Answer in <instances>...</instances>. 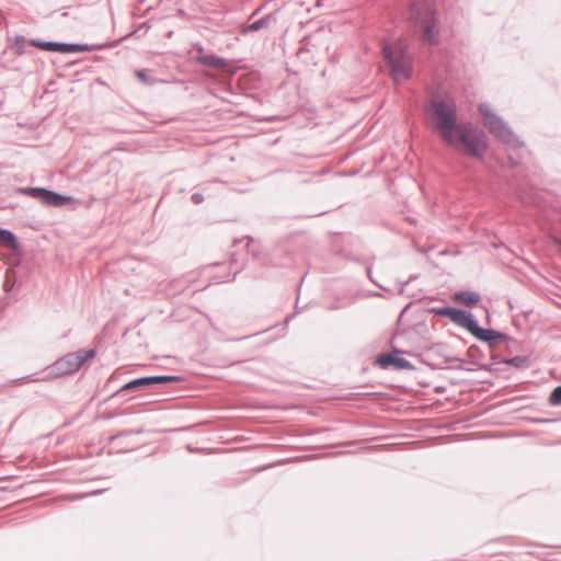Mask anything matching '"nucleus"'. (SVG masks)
<instances>
[{
  "instance_id": "nucleus-1",
  "label": "nucleus",
  "mask_w": 561,
  "mask_h": 561,
  "mask_svg": "<svg viewBox=\"0 0 561 561\" xmlns=\"http://www.w3.org/2000/svg\"><path fill=\"white\" fill-rule=\"evenodd\" d=\"M431 106L436 129L460 157L484 163L491 148L490 134L505 148L503 168L516 170L522 165L525 140L488 103L478 105L488 131L468 118L459 119L458 105L451 96L434 100Z\"/></svg>"
},
{
  "instance_id": "nucleus-2",
  "label": "nucleus",
  "mask_w": 561,
  "mask_h": 561,
  "mask_svg": "<svg viewBox=\"0 0 561 561\" xmlns=\"http://www.w3.org/2000/svg\"><path fill=\"white\" fill-rule=\"evenodd\" d=\"M95 348H79L75 352H69L55 360L51 365L46 367V375L43 378H34L33 375H27L15 379L16 382L25 381H39L57 378L66 375H72L83 367H89L92 359L96 356Z\"/></svg>"
},
{
  "instance_id": "nucleus-3",
  "label": "nucleus",
  "mask_w": 561,
  "mask_h": 561,
  "mask_svg": "<svg viewBox=\"0 0 561 561\" xmlns=\"http://www.w3.org/2000/svg\"><path fill=\"white\" fill-rule=\"evenodd\" d=\"M409 19L420 28L421 41L426 45H438L440 42V27L437 10L432 0L413 2Z\"/></svg>"
},
{
  "instance_id": "nucleus-4",
  "label": "nucleus",
  "mask_w": 561,
  "mask_h": 561,
  "mask_svg": "<svg viewBox=\"0 0 561 561\" xmlns=\"http://www.w3.org/2000/svg\"><path fill=\"white\" fill-rule=\"evenodd\" d=\"M16 192L50 207H67L75 210L80 204V201L72 195L62 194L44 186H21L18 187Z\"/></svg>"
},
{
  "instance_id": "nucleus-5",
  "label": "nucleus",
  "mask_w": 561,
  "mask_h": 561,
  "mask_svg": "<svg viewBox=\"0 0 561 561\" xmlns=\"http://www.w3.org/2000/svg\"><path fill=\"white\" fill-rule=\"evenodd\" d=\"M383 58L391 70H410L413 67L412 56L400 37H389L382 44Z\"/></svg>"
},
{
  "instance_id": "nucleus-6",
  "label": "nucleus",
  "mask_w": 561,
  "mask_h": 561,
  "mask_svg": "<svg viewBox=\"0 0 561 561\" xmlns=\"http://www.w3.org/2000/svg\"><path fill=\"white\" fill-rule=\"evenodd\" d=\"M403 354L411 355L412 353L392 345L390 352L382 353L373 359V366L382 370L390 368L397 371L415 370V366L404 358Z\"/></svg>"
},
{
  "instance_id": "nucleus-7",
  "label": "nucleus",
  "mask_w": 561,
  "mask_h": 561,
  "mask_svg": "<svg viewBox=\"0 0 561 561\" xmlns=\"http://www.w3.org/2000/svg\"><path fill=\"white\" fill-rule=\"evenodd\" d=\"M148 390H154L152 375L136 377L124 382L117 390L108 396L105 402H108L115 398H124L129 400L135 398L134 393Z\"/></svg>"
},
{
  "instance_id": "nucleus-8",
  "label": "nucleus",
  "mask_w": 561,
  "mask_h": 561,
  "mask_svg": "<svg viewBox=\"0 0 561 561\" xmlns=\"http://www.w3.org/2000/svg\"><path fill=\"white\" fill-rule=\"evenodd\" d=\"M449 320L454 324L467 330L471 335L479 325V320L472 311L455 306L451 308Z\"/></svg>"
},
{
  "instance_id": "nucleus-9",
  "label": "nucleus",
  "mask_w": 561,
  "mask_h": 561,
  "mask_svg": "<svg viewBox=\"0 0 561 561\" xmlns=\"http://www.w3.org/2000/svg\"><path fill=\"white\" fill-rule=\"evenodd\" d=\"M32 45L35 47H38L43 50L47 51H57L61 54H75V53H81L90 50L91 47L88 45H81V44H66V43H58V42H43V41H32Z\"/></svg>"
},
{
  "instance_id": "nucleus-10",
  "label": "nucleus",
  "mask_w": 561,
  "mask_h": 561,
  "mask_svg": "<svg viewBox=\"0 0 561 561\" xmlns=\"http://www.w3.org/2000/svg\"><path fill=\"white\" fill-rule=\"evenodd\" d=\"M472 336L488 344L490 348H493L496 343H503L504 339H506V333L493 328L485 329L479 324Z\"/></svg>"
},
{
  "instance_id": "nucleus-11",
  "label": "nucleus",
  "mask_w": 561,
  "mask_h": 561,
  "mask_svg": "<svg viewBox=\"0 0 561 561\" xmlns=\"http://www.w3.org/2000/svg\"><path fill=\"white\" fill-rule=\"evenodd\" d=\"M454 298L462 301L468 307L478 306L481 301L480 293L472 289H459L454 293Z\"/></svg>"
},
{
  "instance_id": "nucleus-12",
  "label": "nucleus",
  "mask_w": 561,
  "mask_h": 561,
  "mask_svg": "<svg viewBox=\"0 0 561 561\" xmlns=\"http://www.w3.org/2000/svg\"><path fill=\"white\" fill-rule=\"evenodd\" d=\"M154 389L168 388L174 383L183 381L185 378L181 375H152Z\"/></svg>"
},
{
  "instance_id": "nucleus-13",
  "label": "nucleus",
  "mask_w": 561,
  "mask_h": 561,
  "mask_svg": "<svg viewBox=\"0 0 561 561\" xmlns=\"http://www.w3.org/2000/svg\"><path fill=\"white\" fill-rule=\"evenodd\" d=\"M0 245L18 249L19 238L12 230L0 227Z\"/></svg>"
},
{
  "instance_id": "nucleus-14",
  "label": "nucleus",
  "mask_w": 561,
  "mask_h": 561,
  "mask_svg": "<svg viewBox=\"0 0 561 561\" xmlns=\"http://www.w3.org/2000/svg\"><path fill=\"white\" fill-rule=\"evenodd\" d=\"M533 362L529 355L524 356H513L508 357L504 360V365H507L510 367H514L516 369H526L531 366Z\"/></svg>"
},
{
  "instance_id": "nucleus-15",
  "label": "nucleus",
  "mask_w": 561,
  "mask_h": 561,
  "mask_svg": "<svg viewBox=\"0 0 561 561\" xmlns=\"http://www.w3.org/2000/svg\"><path fill=\"white\" fill-rule=\"evenodd\" d=\"M502 344H503V352L508 353V354L523 351L522 343L508 334H506V339H504Z\"/></svg>"
},
{
  "instance_id": "nucleus-16",
  "label": "nucleus",
  "mask_w": 561,
  "mask_h": 561,
  "mask_svg": "<svg viewBox=\"0 0 561 561\" xmlns=\"http://www.w3.org/2000/svg\"><path fill=\"white\" fill-rule=\"evenodd\" d=\"M136 78L146 85H152L154 83H170L169 79L153 78L151 72H134Z\"/></svg>"
},
{
  "instance_id": "nucleus-17",
  "label": "nucleus",
  "mask_w": 561,
  "mask_h": 561,
  "mask_svg": "<svg viewBox=\"0 0 561 561\" xmlns=\"http://www.w3.org/2000/svg\"><path fill=\"white\" fill-rule=\"evenodd\" d=\"M443 301H444L443 306H437V307L425 306L424 312L446 317L449 319L453 306L448 305L445 300H443Z\"/></svg>"
},
{
  "instance_id": "nucleus-18",
  "label": "nucleus",
  "mask_w": 561,
  "mask_h": 561,
  "mask_svg": "<svg viewBox=\"0 0 561 561\" xmlns=\"http://www.w3.org/2000/svg\"><path fill=\"white\" fill-rule=\"evenodd\" d=\"M201 59H202V64L206 67H213V68L229 67V64L227 60L216 57V56H204Z\"/></svg>"
},
{
  "instance_id": "nucleus-19",
  "label": "nucleus",
  "mask_w": 561,
  "mask_h": 561,
  "mask_svg": "<svg viewBox=\"0 0 561 561\" xmlns=\"http://www.w3.org/2000/svg\"><path fill=\"white\" fill-rule=\"evenodd\" d=\"M467 355L470 359V363L474 364V365H478L479 362L484 358V353L483 351L480 348L479 345L477 344H472L468 347L467 350Z\"/></svg>"
},
{
  "instance_id": "nucleus-20",
  "label": "nucleus",
  "mask_w": 561,
  "mask_h": 561,
  "mask_svg": "<svg viewBox=\"0 0 561 561\" xmlns=\"http://www.w3.org/2000/svg\"><path fill=\"white\" fill-rule=\"evenodd\" d=\"M548 403L551 407H561V385L554 387L548 397Z\"/></svg>"
},
{
  "instance_id": "nucleus-21",
  "label": "nucleus",
  "mask_w": 561,
  "mask_h": 561,
  "mask_svg": "<svg viewBox=\"0 0 561 561\" xmlns=\"http://www.w3.org/2000/svg\"><path fill=\"white\" fill-rule=\"evenodd\" d=\"M444 359L448 364L455 363L456 366H449L450 369H457V370H468L465 368L463 363L465 360L458 356H444Z\"/></svg>"
},
{
  "instance_id": "nucleus-22",
  "label": "nucleus",
  "mask_w": 561,
  "mask_h": 561,
  "mask_svg": "<svg viewBox=\"0 0 561 561\" xmlns=\"http://www.w3.org/2000/svg\"><path fill=\"white\" fill-rule=\"evenodd\" d=\"M363 397L386 398L387 394L385 392H351L346 396L347 399H359Z\"/></svg>"
},
{
  "instance_id": "nucleus-23",
  "label": "nucleus",
  "mask_w": 561,
  "mask_h": 561,
  "mask_svg": "<svg viewBox=\"0 0 561 561\" xmlns=\"http://www.w3.org/2000/svg\"><path fill=\"white\" fill-rule=\"evenodd\" d=\"M270 18H264V19H261L259 21H255L254 23L250 24L245 31L248 32H255V31H259L260 28L264 27L267 22H268Z\"/></svg>"
},
{
  "instance_id": "nucleus-24",
  "label": "nucleus",
  "mask_w": 561,
  "mask_h": 561,
  "mask_svg": "<svg viewBox=\"0 0 561 561\" xmlns=\"http://www.w3.org/2000/svg\"><path fill=\"white\" fill-rule=\"evenodd\" d=\"M242 240H245V249L250 252V248H251L252 243H254L255 239L252 236L247 234L242 239L236 238L232 242V245L237 247L238 244L241 243Z\"/></svg>"
},
{
  "instance_id": "nucleus-25",
  "label": "nucleus",
  "mask_w": 561,
  "mask_h": 561,
  "mask_svg": "<svg viewBox=\"0 0 561 561\" xmlns=\"http://www.w3.org/2000/svg\"><path fill=\"white\" fill-rule=\"evenodd\" d=\"M239 273H240V271H236L233 274H228V276L226 278L214 276L213 279L216 284L233 283Z\"/></svg>"
},
{
  "instance_id": "nucleus-26",
  "label": "nucleus",
  "mask_w": 561,
  "mask_h": 561,
  "mask_svg": "<svg viewBox=\"0 0 561 561\" xmlns=\"http://www.w3.org/2000/svg\"><path fill=\"white\" fill-rule=\"evenodd\" d=\"M140 433H142L141 428L140 430H125V431H121L116 435H113L110 440L114 442L117 438H121V437H124V436H129V435H133V434H140Z\"/></svg>"
},
{
  "instance_id": "nucleus-27",
  "label": "nucleus",
  "mask_w": 561,
  "mask_h": 561,
  "mask_svg": "<svg viewBox=\"0 0 561 561\" xmlns=\"http://www.w3.org/2000/svg\"><path fill=\"white\" fill-rule=\"evenodd\" d=\"M413 331L420 335H424L426 333H428V328H427V324L424 320L415 323L413 325Z\"/></svg>"
},
{
  "instance_id": "nucleus-28",
  "label": "nucleus",
  "mask_w": 561,
  "mask_h": 561,
  "mask_svg": "<svg viewBox=\"0 0 561 561\" xmlns=\"http://www.w3.org/2000/svg\"><path fill=\"white\" fill-rule=\"evenodd\" d=\"M390 73L393 75L394 80H410L413 78V75H414V72H401V71L390 72Z\"/></svg>"
},
{
  "instance_id": "nucleus-29",
  "label": "nucleus",
  "mask_w": 561,
  "mask_h": 561,
  "mask_svg": "<svg viewBox=\"0 0 561 561\" xmlns=\"http://www.w3.org/2000/svg\"><path fill=\"white\" fill-rule=\"evenodd\" d=\"M366 274H367V277L369 278V280L378 286L379 288L383 289V290H387L388 293H390V289L388 288H385L382 285H380L378 282L375 280V278L373 277V267L371 266H367L366 267Z\"/></svg>"
},
{
  "instance_id": "nucleus-30",
  "label": "nucleus",
  "mask_w": 561,
  "mask_h": 561,
  "mask_svg": "<svg viewBox=\"0 0 561 561\" xmlns=\"http://www.w3.org/2000/svg\"><path fill=\"white\" fill-rule=\"evenodd\" d=\"M491 542H501V543L508 545V546L515 545L514 538L508 537V536L496 538V539L492 540Z\"/></svg>"
},
{
  "instance_id": "nucleus-31",
  "label": "nucleus",
  "mask_w": 561,
  "mask_h": 561,
  "mask_svg": "<svg viewBox=\"0 0 561 561\" xmlns=\"http://www.w3.org/2000/svg\"><path fill=\"white\" fill-rule=\"evenodd\" d=\"M204 195L199 192H194L191 196V201L195 204V205H199L204 202Z\"/></svg>"
},
{
  "instance_id": "nucleus-32",
  "label": "nucleus",
  "mask_w": 561,
  "mask_h": 561,
  "mask_svg": "<svg viewBox=\"0 0 561 561\" xmlns=\"http://www.w3.org/2000/svg\"><path fill=\"white\" fill-rule=\"evenodd\" d=\"M15 283H16V279L13 278L12 280L9 278V276H7L5 280H4V284H3V288L7 293H9L14 286H15Z\"/></svg>"
},
{
  "instance_id": "nucleus-33",
  "label": "nucleus",
  "mask_w": 561,
  "mask_h": 561,
  "mask_svg": "<svg viewBox=\"0 0 561 561\" xmlns=\"http://www.w3.org/2000/svg\"><path fill=\"white\" fill-rule=\"evenodd\" d=\"M443 347H444V344H443V343H437V344L432 345L428 350H430V351H432V352H434V353H435V354H437V355H442V356H444V355L442 354V348H443Z\"/></svg>"
},
{
  "instance_id": "nucleus-34",
  "label": "nucleus",
  "mask_w": 561,
  "mask_h": 561,
  "mask_svg": "<svg viewBox=\"0 0 561 561\" xmlns=\"http://www.w3.org/2000/svg\"><path fill=\"white\" fill-rule=\"evenodd\" d=\"M506 358H503L500 354L497 353H493L491 355V360L494 363V364H504V360Z\"/></svg>"
},
{
  "instance_id": "nucleus-35",
  "label": "nucleus",
  "mask_w": 561,
  "mask_h": 561,
  "mask_svg": "<svg viewBox=\"0 0 561 561\" xmlns=\"http://www.w3.org/2000/svg\"><path fill=\"white\" fill-rule=\"evenodd\" d=\"M121 375H122V373H119V369H116L115 371H113L112 375L107 379L106 387H108L112 381L119 378Z\"/></svg>"
},
{
  "instance_id": "nucleus-36",
  "label": "nucleus",
  "mask_w": 561,
  "mask_h": 561,
  "mask_svg": "<svg viewBox=\"0 0 561 561\" xmlns=\"http://www.w3.org/2000/svg\"><path fill=\"white\" fill-rule=\"evenodd\" d=\"M412 306V302H409L407 304L403 309L401 310L400 314H399V318H398V322L401 321V319L404 317V314L407 313V311L410 309V307Z\"/></svg>"
},
{
  "instance_id": "nucleus-37",
  "label": "nucleus",
  "mask_w": 561,
  "mask_h": 561,
  "mask_svg": "<svg viewBox=\"0 0 561 561\" xmlns=\"http://www.w3.org/2000/svg\"><path fill=\"white\" fill-rule=\"evenodd\" d=\"M550 422H553V420L543 419V417H538V419L534 420V423H537V424H547V423H550Z\"/></svg>"
},
{
  "instance_id": "nucleus-38",
  "label": "nucleus",
  "mask_w": 561,
  "mask_h": 561,
  "mask_svg": "<svg viewBox=\"0 0 561 561\" xmlns=\"http://www.w3.org/2000/svg\"><path fill=\"white\" fill-rule=\"evenodd\" d=\"M238 262V257H237V254L234 252H232L229 256V264L230 265H233Z\"/></svg>"
},
{
  "instance_id": "nucleus-39",
  "label": "nucleus",
  "mask_w": 561,
  "mask_h": 561,
  "mask_svg": "<svg viewBox=\"0 0 561 561\" xmlns=\"http://www.w3.org/2000/svg\"><path fill=\"white\" fill-rule=\"evenodd\" d=\"M251 336L252 335H244V336H240V337L229 339L228 341L229 342H240V341L247 340V339H249Z\"/></svg>"
},
{
  "instance_id": "nucleus-40",
  "label": "nucleus",
  "mask_w": 561,
  "mask_h": 561,
  "mask_svg": "<svg viewBox=\"0 0 561 561\" xmlns=\"http://www.w3.org/2000/svg\"><path fill=\"white\" fill-rule=\"evenodd\" d=\"M23 43H24V37L15 38V45H16L18 49H20L23 46Z\"/></svg>"
},
{
  "instance_id": "nucleus-41",
  "label": "nucleus",
  "mask_w": 561,
  "mask_h": 561,
  "mask_svg": "<svg viewBox=\"0 0 561 561\" xmlns=\"http://www.w3.org/2000/svg\"><path fill=\"white\" fill-rule=\"evenodd\" d=\"M426 366H428L432 370H438V369H443L444 367L443 366H439V365H435L433 363H427Z\"/></svg>"
},
{
  "instance_id": "nucleus-42",
  "label": "nucleus",
  "mask_w": 561,
  "mask_h": 561,
  "mask_svg": "<svg viewBox=\"0 0 561 561\" xmlns=\"http://www.w3.org/2000/svg\"><path fill=\"white\" fill-rule=\"evenodd\" d=\"M251 255H252L254 259H259V257H260V255H261V253H260V251H257V250H252V251H251Z\"/></svg>"
},
{
  "instance_id": "nucleus-43",
  "label": "nucleus",
  "mask_w": 561,
  "mask_h": 561,
  "mask_svg": "<svg viewBox=\"0 0 561 561\" xmlns=\"http://www.w3.org/2000/svg\"><path fill=\"white\" fill-rule=\"evenodd\" d=\"M411 280H412V277H411L409 280H407L405 283H403V284H402V286H401V288H400V290H399V293H400V294H403V291H404V287H405V286H407Z\"/></svg>"
},
{
  "instance_id": "nucleus-44",
  "label": "nucleus",
  "mask_w": 561,
  "mask_h": 561,
  "mask_svg": "<svg viewBox=\"0 0 561 561\" xmlns=\"http://www.w3.org/2000/svg\"><path fill=\"white\" fill-rule=\"evenodd\" d=\"M373 297H382V294L379 291H375L371 294Z\"/></svg>"
},
{
  "instance_id": "nucleus-45",
  "label": "nucleus",
  "mask_w": 561,
  "mask_h": 561,
  "mask_svg": "<svg viewBox=\"0 0 561 561\" xmlns=\"http://www.w3.org/2000/svg\"><path fill=\"white\" fill-rule=\"evenodd\" d=\"M293 318H294V314H290L289 317H287V319H286L285 323H286V324H288V323H289V321H290Z\"/></svg>"
},
{
  "instance_id": "nucleus-46",
  "label": "nucleus",
  "mask_w": 561,
  "mask_h": 561,
  "mask_svg": "<svg viewBox=\"0 0 561 561\" xmlns=\"http://www.w3.org/2000/svg\"><path fill=\"white\" fill-rule=\"evenodd\" d=\"M419 358H420V360H421L423 364H425V365L428 363V362H427V359H424L421 355L419 356Z\"/></svg>"
},
{
  "instance_id": "nucleus-47",
  "label": "nucleus",
  "mask_w": 561,
  "mask_h": 561,
  "mask_svg": "<svg viewBox=\"0 0 561 561\" xmlns=\"http://www.w3.org/2000/svg\"><path fill=\"white\" fill-rule=\"evenodd\" d=\"M486 323L490 325L491 324V317L490 314L488 313V317H486Z\"/></svg>"
},
{
  "instance_id": "nucleus-48",
  "label": "nucleus",
  "mask_w": 561,
  "mask_h": 561,
  "mask_svg": "<svg viewBox=\"0 0 561 561\" xmlns=\"http://www.w3.org/2000/svg\"><path fill=\"white\" fill-rule=\"evenodd\" d=\"M245 268V263L241 264V267L238 271H243Z\"/></svg>"
},
{
  "instance_id": "nucleus-49",
  "label": "nucleus",
  "mask_w": 561,
  "mask_h": 561,
  "mask_svg": "<svg viewBox=\"0 0 561 561\" xmlns=\"http://www.w3.org/2000/svg\"><path fill=\"white\" fill-rule=\"evenodd\" d=\"M435 299H436V298H434V297H428V298H424V301H425V300H435Z\"/></svg>"
},
{
  "instance_id": "nucleus-50",
  "label": "nucleus",
  "mask_w": 561,
  "mask_h": 561,
  "mask_svg": "<svg viewBox=\"0 0 561 561\" xmlns=\"http://www.w3.org/2000/svg\"><path fill=\"white\" fill-rule=\"evenodd\" d=\"M336 308H337V307H336V306H334V305H332V306H330V307H329V309H330V310H334V309H336Z\"/></svg>"
},
{
  "instance_id": "nucleus-51",
  "label": "nucleus",
  "mask_w": 561,
  "mask_h": 561,
  "mask_svg": "<svg viewBox=\"0 0 561 561\" xmlns=\"http://www.w3.org/2000/svg\"><path fill=\"white\" fill-rule=\"evenodd\" d=\"M213 265H214V266H219V265H221V263H220V262H216V263H214Z\"/></svg>"
},
{
  "instance_id": "nucleus-52",
  "label": "nucleus",
  "mask_w": 561,
  "mask_h": 561,
  "mask_svg": "<svg viewBox=\"0 0 561 561\" xmlns=\"http://www.w3.org/2000/svg\"><path fill=\"white\" fill-rule=\"evenodd\" d=\"M526 546H531V547H533V546H537V543L529 542V543H527Z\"/></svg>"
},
{
  "instance_id": "nucleus-53",
  "label": "nucleus",
  "mask_w": 561,
  "mask_h": 561,
  "mask_svg": "<svg viewBox=\"0 0 561 561\" xmlns=\"http://www.w3.org/2000/svg\"><path fill=\"white\" fill-rule=\"evenodd\" d=\"M325 73H327L325 71H322L321 77L323 78L325 76Z\"/></svg>"
},
{
  "instance_id": "nucleus-54",
  "label": "nucleus",
  "mask_w": 561,
  "mask_h": 561,
  "mask_svg": "<svg viewBox=\"0 0 561 561\" xmlns=\"http://www.w3.org/2000/svg\"><path fill=\"white\" fill-rule=\"evenodd\" d=\"M187 449H188V450H191V451L193 450V448L191 447V445H187Z\"/></svg>"
},
{
  "instance_id": "nucleus-55",
  "label": "nucleus",
  "mask_w": 561,
  "mask_h": 561,
  "mask_svg": "<svg viewBox=\"0 0 561 561\" xmlns=\"http://www.w3.org/2000/svg\"><path fill=\"white\" fill-rule=\"evenodd\" d=\"M2 106V102L0 101V107Z\"/></svg>"
}]
</instances>
